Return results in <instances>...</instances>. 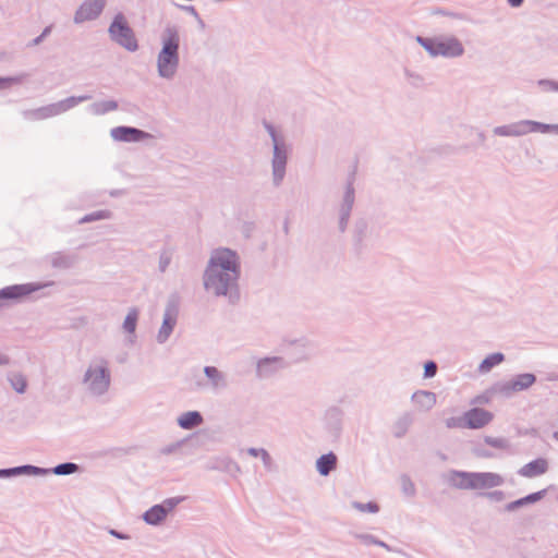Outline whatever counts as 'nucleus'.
Returning <instances> with one entry per match:
<instances>
[{
    "label": "nucleus",
    "instance_id": "1",
    "mask_svg": "<svg viewBox=\"0 0 558 558\" xmlns=\"http://www.w3.org/2000/svg\"><path fill=\"white\" fill-rule=\"evenodd\" d=\"M239 277V258L229 248L213 252L204 275V287L215 295H226Z\"/></svg>",
    "mask_w": 558,
    "mask_h": 558
},
{
    "label": "nucleus",
    "instance_id": "2",
    "mask_svg": "<svg viewBox=\"0 0 558 558\" xmlns=\"http://www.w3.org/2000/svg\"><path fill=\"white\" fill-rule=\"evenodd\" d=\"M179 36L169 31L163 39V47L158 56V72L163 77H171L179 63Z\"/></svg>",
    "mask_w": 558,
    "mask_h": 558
},
{
    "label": "nucleus",
    "instance_id": "3",
    "mask_svg": "<svg viewBox=\"0 0 558 558\" xmlns=\"http://www.w3.org/2000/svg\"><path fill=\"white\" fill-rule=\"evenodd\" d=\"M417 40L432 56L457 57L463 52L462 45L454 38L429 39L418 37Z\"/></svg>",
    "mask_w": 558,
    "mask_h": 558
},
{
    "label": "nucleus",
    "instance_id": "4",
    "mask_svg": "<svg viewBox=\"0 0 558 558\" xmlns=\"http://www.w3.org/2000/svg\"><path fill=\"white\" fill-rule=\"evenodd\" d=\"M109 33L113 40L125 47L128 50L134 51L137 49V41L134 34L122 14L116 15L109 27Z\"/></svg>",
    "mask_w": 558,
    "mask_h": 558
},
{
    "label": "nucleus",
    "instance_id": "5",
    "mask_svg": "<svg viewBox=\"0 0 558 558\" xmlns=\"http://www.w3.org/2000/svg\"><path fill=\"white\" fill-rule=\"evenodd\" d=\"M511 125V136H522L529 133H558V124H544L536 121L523 120Z\"/></svg>",
    "mask_w": 558,
    "mask_h": 558
},
{
    "label": "nucleus",
    "instance_id": "6",
    "mask_svg": "<svg viewBox=\"0 0 558 558\" xmlns=\"http://www.w3.org/2000/svg\"><path fill=\"white\" fill-rule=\"evenodd\" d=\"M105 4L106 0L84 1L75 13V23H84L97 19L102 12Z\"/></svg>",
    "mask_w": 558,
    "mask_h": 558
},
{
    "label": "nucleus",
    "instance_id": "7",
    "mask_svg": "<svg viewBox=\"0 0 558 558\" xmlns=\"http://www.w3.org/2000/svg\"><path fill=\"white\" fill-rule=\"evenodd\" d=\"M45 287L46 284L41 283H24L5 287L0 290V299L20 300Z\"/></svg>",
    "mask_w": 558,
    "mask_h": 558
},
{
    "label": "nucleus",
    "instance_id": "8",
    "mask_svg": "<svg viewBox=\"0 0 558 558\" xmlns=\"http://www.w3.org/2000/svg\"><path fill=\"white\" fill-rule=\"evenodd\" d=\"M85 381L94 392H102L109 386V374L104 366H96L87 371Z\"/></svg>",
    "mask_w": 558,
    "mask_h": 558
},
{
    "label": "nucleus",
    "instance_id": "9",
    "mask_svg": "<svg viewBox=\"0 0 558 558\" xmlns=\"http://www.w3.org/2000/svg\"><path fill=\"white\" fill-rule=\"evenodd\" d=\"M466 428L480 429L487 426L493 420L494 414L482 408H472L464 412Z\"/></svg>",
    "mask_w": 558,
    "mask_h": 558
},
{
    "label": "nucleus",
    "instance_id": "10",
    "mask_svg": "<svg viewBox=\"0 0 558 558\" xmlns=\"http://www.w3.org/2000/svg\"><path fill=\"white\" fill-rule=\"evenodd\" d=\"M175 505L177 501L174 500H167L165 506L156 505L145 512L144 520L149 524H158L166 518L167 513L175 507Z\"/></svg>",
    "mask_w": 558,
    "mask_h": 558
},
{
    "label": "nucleus",
    "instance_id": "11",
    "mask_svg": "<svg viewBox=\"0 0 558 558\" xmlns=\"http://www.w3.org/2000/svg\"><path fill=\"white\" fill-rule=\"evenodd\" d=\"M474 489L493 488L501 485L504 478L501 475L492 472L473 473Z\"/></svg>",
    "mask_w": 558,
    "mask_h": 558
},
{
    "label": "nucleus",
    "instance_id": "12",
    "mask_svg": "<svg viewBox=\"0 0 558 558\" xmlns=\"http://www.w3.org/2000/svg\"><path fill=\"white\" fill-rule=\"evenodd\" d=\"M111 135L117 141L138 142L147 138L149 135L134 128L119 126L111 131Z\"/></svg>",
    "mask_w": 558,
    "mask_h": 558
},
{
    "label": "nucleus",
    "instance_id": "13",
    "mask_svg": "<svg viewBox=\"0 0 558 558\" xmlns=\"http://www.w3.org/2000/svg\"><path fill=\"white\" fill-rule=\"evenodd\" d=\"M548 469V463L545 459H536L525 464L521 470L520 474L524 477H535L544 474Z\"/></svg>",
    "mask_w": 558,
    "mask_h": 558
},
{
    "label": "nucleus",
    "instance_id": "14",
    "mask_svg": "<svg viewBox=\"0 0 558 558\" xmlns=\"http://www.w3.org/2000/svg\"><path fill=\"white\" fill-rule=\"evenodd\" d=\"M473 473L468 472H452L450 474L451 484L460 489H474Z\"/></svg>",
    "mask_w": 558,
    "mask_h": 558
},
{
    "label": "nucleus",
    "instance_id": "15",
    "mask_svg": "<svg viewBox=\"0 0 558 558\" xmlns=\"http://www.w3.org/2000/svg\"><path fill=\"white\" fill-rule=\"evenodd\" d=\"M413 401L420 409L427 410L435 405L436 396L429 391H418L413 395Z\"/></svg>",
    "mask_w": 558,
    "mask_h": 558
},
{
    "label": "nucleus",
    "instance_id": "16",
    "mask_svg": "<svg viewBox=\"0 0 558 558\" xmlns=\"http://www.w3.org/2000/svg\"><path fill=\"white\" fill-rule=\"evenodd\" d=\"M203 422L202 415L196 411L183 413L179 420V425L184 429H191Z\"/></svg>",
    "mask_w": 558,
    "mask_h": 558
},
{
    "label": "nucleus",
    "instance_id": "17",
    "mask_svg": "<svg viewBox=\"0 0 558 558\" xmlns=\"http://www.w3.org/2000/svg\"><path fill=\"white\" fill-rule=\"evenodd\" d=\"M336 464L337 457L331 452L322 456L316 462L318 472L324 476L328 475L329 472L336 468Z\"/></svg>",
    "mask_w": 558,
    "mask_h": 558
},
{
    "label": "nucleus",
    "instance_id": "18",
    "mask_svg": "<svg viewBox=\"0 0 558 558\" xmlns=\"http://www.w3.org/2000/svg\"><path fill=\"white\" fill-rule=\"evenodd\" d=\"M534 383L535 376L533 374H521L510 383V389L512 391H520L531 387Z\"/></svg>",
    "mask_w": 558,
    "mask_h": 558
},
{
    "label": "nucleus",
    "instance_id": "19",
    "mask_svg": "<svg viewBox=\"0 0 558 558\" xmlns=\"http://www.w3.org/2000/svg\"><path fill=\"white\" fill-rule=\"evenodd\" d=\"M504 361V355L501 353H494L488 355L483 360L480 365V371L482 373L489 372L494 366L500 364Z\"/></svg>",
    "mask_w": 558,
    "mask_h": 558
},
{
    "label": "nucleus",
    "instance_id": "20",
    "mask_svg": "<svg viewBox=\"0 0 558 558\" xmlns=\"http://www.w3.org/2000/svg\"><path fill=\"white\" fill-rule=\"evenodd\" d=\"M175 325V318L167 313L163 319V324L159 330L158 339L160 341H163L168 338V336L171 333L173 327Z\"/></svg>",
    "mask_w": 558,
    "mask_h": 558
},
{
    "label": "nucleus",
    "instance_id": "21",
    "mask_svg": "<svg viewBox=\"0 0 558 558\" xmlns=\"http://www.w3.org/2000/svg\"><path fill=\"white\" fill-rule=\"evenodd\" d=\"M545 490H541L537 493H533L526 497H523L521 499H518L507 506L508 510H514L515 508L523 506L525 504L535 502L543 498Z\"/></svg>",
    "mask_w": 558,
    "mask_h": 558
},
{
    "label": "nucleus",
    "instance_id": "22",
    "mask_svg": "<svg viewBox=\"0 0 558 558\" xmlns=\"http://www.w3.org/2000/svg\"><path fill=\"white\" fill-rule=\"evenodd\" d=\"M137 318H138L137 311L136 310H131L129 312V314L126 315V317L124 319V323H123L124 330L130 332V333H133L135 331V328H136Z\"/></svg>",
    "mask_w": 558,
    "mask_h": 558
},
{
    "label": "nucleus",
    "instance_id": "23",
    "mask_svg": "<svg viewBox=\"0 0 558 558\" xmlns=\"http://www.w3.org/2000/svg\"><path fill=\"white\" fill-rule=\"evenodd\" d=\"M10 381L12 387L20 393L24 392L26 389V379L21 374H13L10 377Z\"/></svg>",
    "mask_w": 558,
    "mask_h": 558
},
{
    "label": "nucleus",
    "instance_id": "24",
    "mask_svg": "<svg viewBox=\"0 0 558 558\" xmlns=\"http://www.w3.org/2000/svg\"><path fill=\"white\" fill-rule=\"evenodd\" d=\"M446 426L448 428H466L465 414L459 417H449L446 420Z\"/></svg>",
    "mask_w": 558,
    "mask_h": 558
},
{
    "label": "nucleus",
    "instance_id": "25",
    "mask_svg": "<svg viewBox=\"0 0 558 558\" xmlns=\"http://www.w3.org/2000/svg\"><path fill=\"white\" fill-rule=\"evenodd\" d=\"M77 470V465L74 463H63L54 469L56 474L64 475V474H71Z\"/></svg>",
    "mask_w": 558,
    "mask_h": 558
},
{
    "label": "nucleus",
    "instance_id": "26",
    "mask_svg": "<svg viewBox=\"0 0 558 558\" xmlns=\"http://www.w3.org/2000/svg\"><path fill=\"white\" fill-rule=\"evenodd\" d=\"M494 133L499 136H511V125L498 126L494 130Z\"/></svg>",
    "mask_w": 558,
    "mask_h": 558
},
{
    "label": "nucleus",
    "instance_id": "27",
    "mask_svg": "<svg viewBox=\"0 0 558 558\" xmlns=\"http://www.w3.org/2000/svg\"><path fill=\"white\" fill-rule=\"evenodd\" d=\"M425 377H433L436 374L437 366L434 362H427L424 367Z\"/></svg>",
    "mask_w": 558,
    "mask_h": 558
},
{
    "label": "nucleus",
    "instance_id": "28",
    "mask_svg": "<svg viewBox=\"0 0 558 558\" xmlns=\"http://www.w3.org/2000/svg\"><path fill=\"white\" fill-rule=\"evenodd\" d=\"M205 374L207 375V377H209L213 380H218L220 377L218 369L213 366L205 367Z\"/></svg>",
    "mask_w": 558,
    "mask_h": 558
},
{
    "label": "nucleus",
    "instance_id": "29",
    "mask_svg": "<svg viewBox=\"0 0 558 558\" xmlns=\"http://www.w3.org/2000/svg\"><path fill=\"white\" fill-rule=\"evenodd\" d=\"M360 509L361 510L367 509L371 512H376V511H378V506L375 504H367V505L361 506Z\"/></svg>",
    "mask_w": 558,
    "mask_h": 558
},
{
    "label": "nucleus",
    "instance_id": "30",
    "mask_svg": "<svg viewBox=\"0 0 558 558\" xmlns=\"http://www.w3.org/2000/svg\"><path fill=\"white\" fill-rule=\"evenodd\" d=\"M275 175L278 178V180L282 179L283 175V167L281 165L275 163Z\"/></svg>",
    "mask_w": 558,
    "mask_h": 558
},
{
    "label": "nucleus",
    "instance_id": "31",
    "mask_svg": "<svg viewBox=\"0 0 558 558\" xmlns=\"http://www.w3.org/2000/svg\"><path fill=\"white\" fill-rule=\"evenodd\" d=\"M14 80L10 77H0V87L7 86L11 83H13Z\"/></svg>",
    "mask_w": 558,
    "mask_h": 558
},
{
    "label": "nucleus",
    "instance_id": "32",
    "mask_svg": "<svg viewBox=\"0 0 558 558\" xmlns=\"http://www.w3.org/2000/svg\"><path fill=\"white\" fill-rule=\"evenodd\" d=\"M508 2L512 7H519L522 4L523 0H508Z\"/></svg>",
    "mask_w": 558,
    "mask_h": 558
},
{
    "label": "nucleus",
    "instance_id": "33",
    "mask_svg": "<svg viewBox=\"0 0 558 558\" xmlns=\"http://www.w3.org/2000/svg\"><path fill=\"white\" fill-rule=\"evenodd\" d=\"M110 533H111L112 535H114L116 537H118V538H125V536H123V535L119 534V532H116V531H113V530H111V531H110Z\"/></svg>",
    "mask_w": 558,
    "mask_h": 558
},
{
    "label": "nucleus",
    "instance_id": "34",
    "mask_svg": "<svg viewBox=\"0 0 558 558\" xmlns=\"http://www.w3.org/2000/svg\"><path fill=\"white\" fill-rule=\"evenodd\" d=\"M482 401L487 402V399L482 400L481 398H476V399L474 400V402H482Z\"/></svg>",
    "mask_w": 558,
    "mask_h": 558
},
{
    "label": "nucleus",
    "instance_id": "35",
    "mask_svg": "<svg viewBox=\"0 0 558 558\" xmlns=\"http://www.w3.org/2000/svg\"><path fill=\"white\" fill-rule=\"evenodd\" d=\"M251 453H252L253 456H256V454H257V453H256V450H254V449H252V450H251Z\"/></svg>",
    "mask_w": 558,
    "mask_h": 558
},
{
    "label": "nucleus",
    "instance_id": "36",
    "mask_svg": "<svg viewBox=\"0 0 558 558\" xmlns=\"http://www.w3.org/2000/svg\"><path fill=\"white\" fill-rule=\"evenodd\" d=\"M5 363V360L0 356V364Z\"/></svg>",
    "mask_w": 558,
    "mask_h": 558
}]
</instances>
